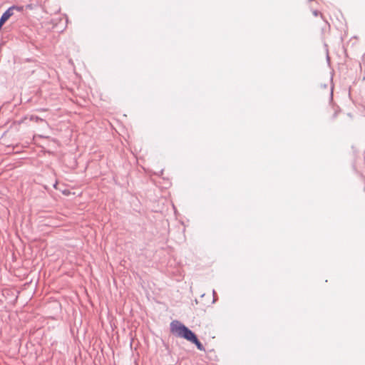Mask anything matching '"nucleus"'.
Returning <instances> with one entry per match:
<instances>
[{"mask_svg":"<svg viewBox=\"0 0 365 365\" xmlns=\"http://www.w3.org/2000/svg\"><path fill=\"white\" fill-rule=\"evenodd\" d=\"M170 331L175 336L185 339L186 340L195 344L199 350L205 351L203 345L197 339L196 335L180 322H172L170 324Z\"/></svg>","mask_w":365,"mask_h":365,"instance_id":"f257e3e1","label":"nucleus"},{"mask_svg":"<svg viewBox=\"0 0 365 365\" xmlns=\"http://www.w3.org/2000/svg\"><path fill=\"white\" fill-rule=\"evenodd\" d=\"M337 115V111L334 110L333 115H331V119H334Z\"/></svg>","mask_w":365,"mask_h":365,"instance_id":"f03ea898","label":"nucleus"},{"mask_svg":"<svg viewBox=\"0 0 365 365\" xmlns=\"http://www.w3.org/2000/svg\"><path fill=\"white\" fill-rule=\"evenodd\" d=\"M314 14L315 16H317V11H314Z\"/></svg>","mask_w":365,"mask_h":365,"instance_id":"7ed1b4c3","label":"nucleus"}]
</instances>
